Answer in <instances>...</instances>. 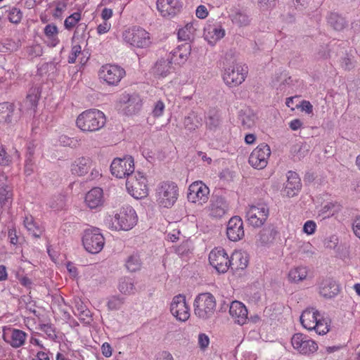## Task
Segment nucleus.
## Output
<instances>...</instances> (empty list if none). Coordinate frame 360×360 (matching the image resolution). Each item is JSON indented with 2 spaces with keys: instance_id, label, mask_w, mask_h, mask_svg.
Masks as SVG:
<instances>
[{
  "instance_id": "50",
  "label": "nucleus",
  "mask_w": 360,
  "mask_h": 360,
  "mask_svg": "<svg viewBox=\"0 0 360 360\" xmlns=\"http://www.w3.org/2000/svg\"><path fill=\"white\" fill-rule=\"evenodd\" d=\"M334 207L335 205L333 203L327 202L319 210L318 216L322 217V219L328 218L333 215L332 210Z\"/></svg>"
},
{
  "instance_id": "4",
  "label": "nucleus",
  "mask_w": 360,
  "mask_h": 360,
  "mask_svg": "<svg viewBox=\"0 0 360 360\" xmlns=\"http://www.w3.org/2000/svg\"><path fill=\"white\" fill-rule=\"evenodd\" d=\"M248 68L245 65L232 63L224 68L222 78L225 84L229 87H234L242 84L248 75Z\"/></svg>"
},
{
  "instance_id": "42",
  "label": "nucleus",
  "mask_w": 360,
  "mask_h": 360,
  "mask_svg": "<svg viewBox=\"0 0 360 360\" xmlns=\"http://www.w3.org/2000/svg\"><path fill=\"white\" fill-rule=\"evenodd\" d=\"M6 176L4 174L0 175V207L6 206L10 204L9 200L11 199L12 193L8 186L4 184Z\"/></svg>"
},
{
  "instance_id": "12",
  "label": "nucleus",
  "mask_w": 360,
  "mask_h": 360,
  "mask_svg": "<svg viewBox=\"0 0 360 360\" xmlns=\"http://www.w3.org/2000/svg\"><path fill=\"white\" fill-rule=\"evenodd\" d=\"M270 155V147L266 143H262L252 150L248 162L254 168L262 169L267 165Z\"/></svg>"
},
{
  "instance_id": "56",
  "label": "nucleus",
  "mask_w": 360,
  "mask_h": 360,
  "mask_svg": "<svg viewBox=\"0 0 360 360\" xmlns=\"http://www.w3.org/2000/svg\"><path fill=\"white\" fill-rule=\"evenodd\" d=\"M316 228V223L312 220H309L304 223L303 226V231L308 235H311L315 232Z\"/></svg>"
},
{
  "instance_id": "38",
  "label": "nucleus",
  "mask_w": 360,
  "mask_h": 360,
  "mask_svg": "<svg viewBox=\"0 0 360 360\" xmlns=\"http://www.w3.org/2000/svg\"><path fill=\"white\" fill-rule=\"evenodd\" d=\"M117 288L119 291L127 295L134 294L136 288L132 278L129 277H122L118 282Z\"/></svg>"
},
{
  "instance_id": "41",
  "label": "nucleus",
  "mask_w": 360,
  "mask_h": 360,
  "mask_svg": "<svg viewBox=\"0 0 360 360\" xmlns=\"http://www.w3.org/2000/svg\"><path fill=\"white\" fill-rule=\"evenodd\" d=\"M75 309L77 311L76 314L81 321L86 324H89L92 321L91 313L86 306L79 300L75 303Z\"/></svg>"
},
{
  "instance_id": "14",
  "label": "nucleus",
  "mask_w": 360,
  "mask_h": 360,
  "mask_svg": "<svg viewBox=\"0 0 360 360\" xmlns=\"http://www.w3.org/2000/svg\"><path fill=\"white\" fill-rule=\"evenodd\" d=\"M209 188L202 181H195L189 186L187 198L188 201L202 205L208 200Z\"/></svg>"
},
{
  "instance_id": "28",
  "label": "nucleus",
  "mask_w": 360,
  "mask_h": 360,
  "mask_svg": "<svg viewBox=\"0 0 360 360\" xmlns=\"http://www.w3.org/2000/svg\"><path fill=\"white\" fill-rule=\"evenodd\" d=\"M85 202L90 209L101 207L103 203V190L98 187L92 188L86 194Z\"/></svg>"
},
{
  "instance_id": "19",
  "label": "nucleus",
  "mask_w": 360,
  "mask_h": 360,
  "mask_svg": "<svg viewBox=\"0 0 360 360\" xmlns=\"http://www.w3.org/2000/svg\"><path fill=\"white\" fill-rule=\"evenodd\" d=\"M319 294L325 299H332L337 296L340 287L338 283L331 278L322 279L318 283Z\"/></svg>"
},
{
  "instance_id": "16",
  "label": "nucleus",
  "mask_w": 360,
  "mask_h": 360,
  "mask_svg": "<svg viewBox=\"0 0 360 360\" xmlns=\"http://www.w3.org/2000/svg\"><path fill=\"white\" fill-rule=\"evenodd\" d=\"M171 313L176 319L186 321L190 316V309L186 304V297L183 295L174 297L170 307Z\"/></svg>"
},
{
  "instance_id": "25",
  "label": "nucleus",
  "mask_w": 360,
  "mask_h": 360,
  "mask_svg": "<svg viewBox=\"0 0 360 360\" xmlns=\"http://www.w3.org/2000/svg\"><path fill=\"white\" fill-rule=\"evenodd\" d=\"M302 188L300 178L298 174L292 171L287 173V181L285 184L284 192L288 197H293L297 194Z\"/></svg>"
},
{
  "instance_id": "8",
  "label": "nucleus",
  "mask_w": 360,
  "mask_h": 360,
  "mask_svg": "<svg viewBox=\"0 0 360 360\" xmlns=\"http://www.w3.org/2000/svg\"><path fill=\"white\" fill-rule=\"evenodd\" d=\"M82 244L87 252L97 254L103 250L105 239L99 229L91 228L84 231Z\"/></svg>"
},
{
  "instance_id": "22",
  "label": "nucleus",
  "mask_w": 360,
  "mask_h": 360,
  "mask_svg": "<svg viewBox=\"0 0 360 360\" xmlns=\"http://www.w3.org/2000/svg\"><path fill=\"white\" fill-rule=\"evenodd\" d=\"M229 314L235 323L242 326L248 319V309L246 307L239 301L231 302L229 308Z\"/></svg>"
},
{
  "instance_id": "37",
  "label": "nucleus",
  "mask_w": 360,
  "mask_h": 360,
  "mask_svg": "<svg viewBox=\"0 0 360 360\" xmlns=\"http://www.w3.org/2000/svg\"><path fill=\"white\" fill-rule=\"evenodd\" d=\"M27 334L19 329L13 328L11 332L10 340L7 342L14 348L22 346L26 340Z\"/></svg>"
},
{
  "instance_id": "48",
  "label": "nucleus",
  "mask_w": 360,
  "mask_h": 360,
  "mask_svg": "<svg viewBox=\"0 0 360 360\" xmlns=\"http://www.w3.org/2000/svg\"><path fill=\"white\" fill-rule=\"evenodd\" d=\"M80 20L81 13L79 12H75L66 18L64 21V27L65 29L70 30L73 28Z\"/></svg>"
},
{
  "instance_id": "53",
  "label": "nucleus",
  "mask_w": 360,
  "mask_h": 360,
  "mask_svg": "<svg viewBox=\"0 0 360 360\" xmlns=\"http://www.w3.org/2000/svg\"><path fill=\"white\" fill-rule=\"evenodd\" d=\"M294 150L296 152L295 156L297 157L299 160H300L307 155L309 153V146L307 144L295 146L294 147Z\"/></svg>"
},
{
  "instance_id": "59",
  "label": "nucleus",
  "mask_w": 360,
  "mask_h": 360,
  "mask_svg": "<svg viewBox=\"0 0 360 360\" xmlns=\"http://www.w3.org/2000/svg\"><path fill=\"white\" fill-rule=\"evenodd\" d=\"M195 15L200 19H205L208 15V11L204 5H200L196 8Z\"/></svg>"
},
{
  "instance_id": "52",
  "label": "nucleus",
  "mask_w": 360,
  "mask_h": 360,
  "mask_svg": "<svg viewBox=\"0 0 360 360\" xmlns=\"http://www.w3.org/2000/svg\"><path fill=\"white\" fill-rule=\"evenodd\" d=\"M39 329L42 332L45 333L47 335V336L51 340H54L57 337L55 331V328L51 323L40 324Z\"/></svg>"
},
{
  "instance_id": "29",
  "label": "nucleus",
  "mask_w": 360,
  "mask_h": 360,
  "mask_svg": "<svg viewBox=\"0 0 360 360\" xmlns=\"http://www.w3.org/2000/svg\"><path fill=\"white\" fill-rule=\"evenodd\" d=\"M225 35V30L221 25H208L205 28V39L209 44L214 45Z\"/></svg>"
},
{
  "instance_id": "15",
  "label": "nucleus",
  "mask_w": 360,
  "mask_h": 360,
  "mask_svg": "<svg viewBox=\"0 0 360 360\" xmlns=\"http://www.w3.org/2000/svg\"><path fill=\"white\" fill-rule=\"evenodd\" d=\"M291 344L295 349L303 354L314 353L318 349L316 342L302 333L295 334L291 338Z\"/></svg>"
},
{
  "instance_id": "63",
  "label": "nucleus",
  "mask_w": 360,
  "mask_h": 360,
  "mask_svg": "<svg viewBox=\"0 0 360 360\" xmlns=\"http://www.w3.org/2000/svg\"><path fill=\"white\" fill-rule=\"evenodd\" d=\"M352 229L354 234L360 238V217L354 219L352 222Z\"/></svg>"
},
{
  "instance_id": "35",
  "label": "nucleus",
  "mask_w": 360,
  "mask_h": 360,
  "mask_svg": "<svg viewBox=\"0 0 360 360\" xmlns=\"http://www.w3.org/2000/svg\"><path fill=\"white\" fill-rule=\"evenodd\" d=\"M231 266L232 269H244L248 266L249 259L247 254L242 252H235L232 254L231 258Z\"/></svg>"
},
{
  "instance_id": "11",
  "label": "nucleus",
  "mask_w": 360,
  "mask_h": 360,
  "mask_svg": "<svg viewBox=\"0 0 360 360\" xmlns=\"http://www.w3.org/2000/svg\"><path fill=\"white\" fill-rule=\"evenodd\" d=\"M125 70L116 65L106 64L99 71V78L110 86H117L125 75Z\"/></svg>"
},
{
  "instance_id": "17",
  "label": "nucleus",
  "mask_w": 360,
  "mask_h": 360,
  "mask_svg": "<svg viewBox=\"0 0 360 360\" xmlns=\"http://www.w3.org/2000/svg\"><path fill=\"white\" fill-rule=\"evenodd\" d=\"M22 115V108H16L13 103L9 102L0 103V118L4 123L15 124Z\"/></svg>"
},
{
  "instance_id": "58",
  "label": "nucleus",
  "mask_w": 360,
  "mask_h": 360,
  "mask_svg": "<svg viewBox=\"0 0 360 360\" xmlns=\"http://www.w3.org/2000/svg\"><path fill=\"white\" fill-rule=\"evenodd\" d=\"M66 7H67L66 1L57 2L55 12L53 13V16L55 18H60L61 16L62 13L65 11Z\"/></svg>"
},
{
  "instance_id": "55",
  "label": "nucleus",
  "mask_w": 360,
  "mask_h": 360,
  "mask_svg": "<svg viewBox=\"0 0 360 360\" xmlns=\"http://www.w3.org/2000/svg\"><path fill=\"white\" fill-rule=\"evenodd\" d=\"M165 110V104L162 101H158L155 103L153 110L152 111V114L154 117H160L164 112Z\"/></svg>"
},
{
  "instance_id": "51",
  "label": "nucleus",
  "mask_w": 360,
  "mask_h": 360,
  "mask_svg": "<svg viewBox=\"0 0 360 360\" xmlns=\"http://www.w3.org/2000/svg\"><path fill=\"white\" fill-rule=\"evenodd\" d=\"M20 46V40H13L11 39H7L3 43V47L7 51L10 52L15 51L18 49Z\"/></svg>"
},
{
  "instance_id": "64",
  "label": "nucleus",
  "mask_w": 360,
  "mask_h": 360,
  "mask_svg": "<svg viewBox=\"0 0 360 360\" xmlns=\"http://www.w3.org/2000/svg\"><path fill=\"white\" fill-rule=\"evenodd\" d=\"M157 360H174V359L169 352L162 351L158 354Z\"/></svg>"
},
{
  "instance_id": "32",
  "label": "nucleus",
  "mask_w": 360,
  "mask_h": 360,
  "mask_svg": "<svg viewBox=\"0 0 360 360\" xmlns=\"http://www.w3.org/2000/svg\"><path fill=\"white\" fill-rule=\"evenodd\" d=\"M256 115L250 109L241 110L238 114V121L243 129H249L255 126Z\"/></svg>"
},
{
  "instance_id": "10",
  "label": "nucleus",
  "mask_w": 360,
  "mask_h": 360,
  "mask_svg": "<svg viewBox=\"0 0 360 360\" xmlns=\"http://www.w3.org/2000/svg\"><path fill=\"white\" fill-rule=\"evenodd\" d=\"M110 171L117 178H124L134 173V159L131 156L115 158L110 165Z\"/></svg>"
},
{
  "instance_id": "2",
  "label": "nucleus",
  "mask_w": 360,
  "mask_h": 360,
  "mask_svg": "<svg viewBox=\"0 0 360 360\" xmlns=\"http://www.w3.org/2000/svg\"><path fill=\"white\" fill-rule=\"evenodd\" d=\"M106 219V224L112 230L129 231L136 224L138 217L135 210L131 206L122 207L118 213L112 217Z\"/></svg>"
},
{
  "instance_id": "7",
  "label": "nucleus",
  "mask_w": 360,
  "mask_h": 360,
  "mask_svg": "<svg viewBox=\"0 0 360 360\" xmlns=\"http://www.w3.org/2000/svg\"><path fill=\"white\" fill-rule=\"evenodd\" d=\"M124 41L132 46L146 49L151 44L150 34L140 27H133L122 34Z\"/></svg>"
},
{
  "instance_id": "39",
  "label": "nucleus",
  "mask_w": 360,
  "mask_h": 360,
  "mask_svg": "<svg viewBox=\"0 0 360 360\" xmlns=\"http://www.w3.org/2000/svg\"><path fill=\"white\" fill-rule=\"evenodd\" d=\"M202 124V118L199 117L197 112L191 111L184 120L185 128L191 131H195Z\"/></svg>"
},
{
  "instance_id": "18",
  "label": "nucleus",
  "mask_w": 360,
  "mask_h": 360,
  "mask_svg": "<svg viewBox=\"0 0 360 360\" xmlns=\"http://www.w3.org/2000/svg\"><path fill=\"white\" fill-rule=\"evenodd\" d=\"M157 9L165 18H172L178 14L182 8L179 0H157Z\"/></svg>"
},
{
  "instance_id": "49",
  "label": "nucleus",
  "mask_w": 360,
  "mask_h": 360,
  "mask_svg": "<svg viewBox=\"0 0 360 360\" xmlns=\"http://www.w3.org/2000/svg\"><path fill=\"white\" fill-rule=\"evenodd\" d=\"M316 333L319 335H325L329 331V325L326 319H323L321 315V319H318L316 323V327L314 328Z\"/></svg>"
},
{
  "instance_id": "5",
  "label": "nucleus",
  "mask_w": 360,
  "mask_h": 360,
  "mask_svg": "<svg viewBox=\"0 0 360 360\" xmlns=\"http://www.w3.org/2000/svg\"><path fill=\"white\" fill-rule=\"evenodd\" d=\"M178 187L174 182H162L156 189L157 202L163 207H171L178 198Z\"/></svg>"
},
{
  "instance_id": "62",
  "label": "nucleus",
  "mask_w": 360,
  "mask_h": 360,
  "mask_svg": "<svg viewBox=\"0 0 360 360\" xmlns=\"http://www.w3.org/2000/svg\"><path fill=\"white\" fill-rule=\"evenodd\" d=\"M102 354L105 357H110L112 355V349L110 345L108 342H104L101 347Z\"/></svg>"
},
{
  "instance_id": "45",
  "label": "nucleus",
  "mask_w": 360,
  "mask_h": 360,
  "mask_svg": "<svg viewBox=\"0 0 360 360\" xmlns=\"http://www.w3.org/2000/svg\"><path fill=\"white\" fill-rule=\"evenodd\" d=\"M125 303V298L120 295H112L108 299L107 307L109 310L117 311L122 309Z\"/></svg>"
},
{
  "instance_id": "40",
  "label": "nucleus",
  "mask_w": 360,
  "mask_h": 360,
  "mask_svg": "<svg viewBox=\"0 0 360 360\" xmlns=\"http://www.w3.org/2000/svg\"><path fill=\"white\" fill-rule=\"evenodd\" d=\"M308 270L305 266H297L290 270L288 278L291 283H297L306 279Z\"/></svg>"
},
{
  "instance_id": "26",
  "label": "nucleus",
  "mask_w": 360,
  "mask_h": 360,
  "mask_svg": "<svg viewBox=\"0 0 360 360\" xmlns=\"http://www.w3.org/2000/svg\"><path fill=\"white\" fill-rule=\"evenodd\" d=\"M222 126V119L219 111L212 109L208 111L205 116V127L206 129L216 132L219 131Z\"/></svg>"
},
{
  "instance_id": "24",
  "label": "nucleus",
  "mask_w": 360,
  "mask_h": 360,
  "mask_svg": "<svg viewBox=\"0 0 360 360\" xmlns=\"http://www.w3.org/2000/svg\"><path fill=\"white\" fill-rule=\"evenodd\" d=\"M321 314L314 308L304 310L300 316V320L302 326L308 330H312L316 327L318 319H321Z\"/></svg>"
},
{
  "instance_id": "36",
  "label": "nucleus",
  "mask_w": 360,
  "mask_h": 360,
  "mask_svg": "<svg viewBox=\"0 0 360 360\" xmlns=\"http://www.w3.org/2000/svg\"><path fill=\"white\" fill-rule=\"evenodd\" d=\"M172 64L168 58L158 60L153 67V74L158 77H166L170 72Z\"/></svg>"
},
{
  "instance_id": "33",
  "label": "nucleus",
  "mask_w": 360,
  "mask_h": 360,
  "mask_svg": "<svg viewBox=\"0 0 360 360\" xmlns=\"http://www.w3.org/2000/svg\"><path fill=\"white\" fill-rule=\"evenodd\" d=\"M23 223L25 227L33 237L39 238L41 236L44 229L34 220L32 215H26Z\"/></svg>"
},
{
  "instance_id": "23",
  "label": "nucleus",
  "mask_w": 360,
  "mask_h": 360,
  "mask_svg": "<svg viewBox=\"0 0 360 360\" xmlns=\"http://www.w3.org/2000/svg\"><path fill=\"white\" fill-rule=\"evenodd\" d=\"M210 215L213 218H221L229 210V205L224 198L214 196L210 201Z\"/></svg>"
},
{
  "instance_id": "9",
  "label": "nucleus",
  "mask_w": 360,
  "mask_h": 360,
  "mask_svg": "<svg viewBox=\"0 0 360 360\" xmlns=\"http://www.w3.org/2000/svg\"><path fill=\"white\" fill-rule=\"evenodd\" d=\"M269 214L268 205L262 202L249 206L246 212L248 224L253 227H260L266 221Z\"/></svg>"
},
{
  "instance_id": "61",
  "label": "nucleus",
  "mask_w": 360,
  "mask_h": 360,
  "mask_svg": "<svg viewBox=\"0 0 360 360\" xmlns=\"http://www.w3.org/2000/svg\"><path fill=\"white\" fill-rule=\"evenodd\" d=\"M210 343V340L207 335L201 333L198 335V344L202 349L207 347Z\"/></svg>"
},
{
  "instance_id": "46",
  "label": "nucleus",
  "mask_w": 360,
  "mask_h": 360,
  "mask_svg": "<svg viewBox=\"0 0 360 360\" xmlns=\"http://www.w3.org/2000/svg\"><path fill=\"white\" fill-rule=\"evenodd\" d=\"M231 20L233 24L239 27H245L249 25V17L244 13L237 11L231 15Z\"/></svg>"
},
{
  "instance_id": "6",
  "label": "nucleus",
  "mask_w": 360,
  "mask_h": 360,
  "mask_svg": "<svg viewBox=\"0 0 360 360\" xmlns=\"http://www.w3.org/2000/svg\"><path fill=\"white\" fill-rule=\"evenodd\" d=\"M194 312L202 319L210 318L214 313L216 301L214 297L209 292L201 293L195 299Z\"/></svg>"
},
{
  "instance_id": "20",
  "label": "nucleus",
  "mask_w": 360,
  "mask_h": 360,
  "mask_svg": "<svg viewBox=\"0 0 360 360\" xmlns=\"http://www.w3.org/2000/svg\"><path fill=\"white\" fill-rule=\"evenodd\" d=\"M226 235L231 241H238L245 236L243 222L238 216L231 217L227 224Z\"/></svg>"
},
{
  "instance_id": "57",
  "label": "nucleus",
  "mask_w": 360,
  "mask_h": 360,
  "mask_svg": "<svg viewBox=\"0 0 360 360\" xmlns=\"http://www.w3.org/2000/svg\"><path fill=\"white\" fill-rule=\"evenodd\" d=\"M11 162V159L10 155L7 154L2 146H0V165L4 166L8 165Z\"/></svg>"
},
{
  "instance_id": "30",
  "label": "nucleus",
  "mask_w": 360,
  "mask_h": 360,
  "mask_svg": "<svg viewBox=\"0 0 360 360\" xmlns=\"http://www.w3.org/2000/svg\"><path fill=\"white\" fill-rule=\"evenodd\" d=\"M91 165V160L89 158L81 157L76 159L71 165V172L77 176L86 174Z\"/></svg>"
},
{
  "instance_id": "44",
  "label": "nucleus",
  "mask_w": 360,
  "mask_h": 360,
  "mask_svg": "<svg viewBox=\"0 0 360 360\" xmlns=\"http://www.w3.org/2000/svg\"><path fill=\"white\" fill-rule=\"evenodd\" d=\"M45 35L51 40V46H56L59 44L60 40L58 38V30L56 25L51 23L46 25L44 30Z\"/></svg>"
},
{
  "instance_id": "3",
  "label": "nucleus",
  "mask_w": 360,
  "mask_h": 360,
  "mask_svg": "<svg viewBox=\"0 0 360 360\" xmlns=\"http://www.w3.org/2000/svg\"><path fill=\"white\" fill-rule=\"evenodd\" d=\"M147 179L142 172H136L129 175L126 181L128 193L136 199H142L148 195Z\"/></svg>"
},
{
  "instance_id": "54",
  "label": "nucleus",
  "mask_w": 360,
  "mask_h": 360,
  "mask_svg": "<svg viewBox=\"0 0 360 360\" xmlns=\"http://www.w3.org/2000/svg\"><path fill=\"white\" fill-rule=\"evenodd\" d=\"M82 53V47L80 45H74L72 47L70 56L68 58L69 63H75L77 57Z\"/></svg>"
},
{
  "instance_id": "1",
  "label": "nucleus",
  "mask_w": 360,
  "mask_h": 360,
  "mask_svg": "<svg viewBox=\"0 0 360 360\" xmlns=\"http://www.w3.org/2000/svg\"><path fill=\"white\" fill-rule=\"evenodd\" d=\"M106 122L104 113L90 109L79 114L76 120L77 127L84 132H94L103 128Z\"/></svg>"
},
{
  "instance_id": "27",
  "label": "nucleus",
  "mask_w": 360,
  "mask_h": 360,
  "mask_svg": "<svg viewBox=\"0 0 360 360\" xmlns=\"http://www.w3.org/2000/svg\"><path fill=\"white\" fill-rule=\"evenodd\" d=\"M120 103L126 105L125 112L128 115L135 114L142 105L140 98L136 95L123 94Z\"/></svg>"
},
{
  "instance_id": "34",
  "label": "nucleus",
  "mask_w": 360,
  "mask_h": 360,
  "mask_svg": "<svg viewBox=\"0 0 360 360\" xmlns=\"http://www.w3.org/2000/svg\"><path fill=\"white\" fill-rule=\"evenodd\" d=\"M39 97L37 94L32 92L27 94L25 99L20 104L19 108H22V114L35 113L36 108L37 106Z\"/></svg>"
},
{
  "instance_id": "47",
  "label": "nucleus",
  "mask_w": 360,
  "mask_h": 360,
  "mask_svg": "<svg viewBox=\"0 0 360 360\" xmlns=\"http://www.w3.org/2000/svg\"><path fill=\"white\" fill-rule=\"evenodd\" d=\"M127 269L131 272H135L141 269V262L138 255H131L128 257L125 264Z\"/></svg>"
},
{
  "instance_id": "60",
  "label": "nucleus",
  "mask_w": 360,
  "mask_h": 360,
  "mask_svg": "<svg viewBox=\"0 0 360 360\" xmlns=\"http://www.w3.org/2000/svg\"><path fill=\"white\" fill-rule=\"evenodd\" d=\"M191 32L188 31V26L181 28L178 31V39L181 41H187L190 39Z\"/></svg>"
},
{
  "instance_id": "21",
  "label": "nucleus",
  "mask_w": 360,
  "mask_h": 360,
  "mask_svg": "<svg viewBox=\"0 0 360 360\" xmlns=\"http://www.w3.org/2000/svg\"><path fill=\"white\" fill-rule=\"evenodd\" d=\"M191 46L189 43H184L178 46L167 58L172 63L184 64L191 54Z\"/></svg>"
},
{
  "instance_id": "43",
  "label": "nucleus",
  "mask_w": 360,
  "mask_h": 360,
  "mask_svg": "<svg viewBox=\"0 0 360 360\" xmlns=\"http://www.w3.org/2000/svg\"><path fill=\"white\" fill-rule=\"evenodd\" d=\"M327 19L330 27L337 31L342 30L347 25L345 18L337 13H331Z\"/></svg>"
},
{
  "instance_id": "31",
  "label": "nucleus",
  "mask_w": 360,
  "mask_h": 360,
  "mask_svg": "<svg viewBox=\"0 0 360 360\" xmlns=\"http://www.w3.org/2000/svg\"><path fill=\"white\" fill-rule=\"evenodd\" d=\"M6 15L8 20L13 24H18L22 18V12L16 6H4L0 8V18Z\"/></svg>"
},
{
  "instance_id": "13",
  "label": "nucleus",
  "mask_w": 360,
  "mask_h": 360,
  "mask_svg": "<svg viewBox=\"0 0 360 360\" xmlns=\"http://www.w3.org/2000/svg\"><path fill=\"white\" fill-rule=\"evenodd\" d=\"M210 264L219 272L225 273L231 266L230 258L223 248L212 250L209 255Z\"/></svg>"
}]
</instances>
